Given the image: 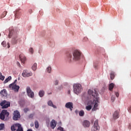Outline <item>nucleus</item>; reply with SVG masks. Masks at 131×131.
Returning a JSON list of instances; mask_svg holds the SVG:
<instances>
[{
  "label": "nucleus",
  "instance_id": "f257e3e1",
  "mask_svg": "<svg viewBox=\"0 0 131 131\" xmlns=\"http://www.w3.org/2000/svg\"><path fill=\"white\" fill-rule=\"evenodd\" d=\"M88 94L89 96H92V98H93V102L92 101H88V106H86V109L88 111H90L92 109V106H94L92 110H94L96 111L97 109H98V106H99V94L98 92L94 90V91L89 90L88 91Z\"/></svg>",
  "mask_w": 131,
  "mask_h": 131
},
{
  "label": "nucleus",
  "instance_id": "f03ea898",
  "mask_svg": "<svg viewBox=\"0 0 131 131\" xmlns=\"http://www.w3.org/2000/svg\"><path fill=\"white\" fill-rule=\"evenodd\" d=\"M81 53L80 52L78 51V50H75L74 51L73 54L68 52L67 54V57L68 58V61H71L72 60L74 61H78L80 59V56Z\"/></svg>",
  "mask_w": 131,
  "mask_h": 131
},
{
  "label": "nucleus",
  "instance_id": "7ed1b4c3",
  "mask_svg": "<svg viewBox=\"0 0 131 131\" xmlns=\"http://www.w3.org/2000/svg\"><path fill=\"white\" fill-rule=\"evenodd\" d=\"M12 37V43L13 45H16L18 42V34L15 33L14 30L10 29L9 34L8 35V38H11Z\"/></svg>",
  "mask_w": 131,
  "mask_h": 131
},
{
  "label": "nucleus",
  "instance_id": "20e7f679",
  "mask_svg": "<svg viewBox=\"0 0 131 131\" xmlns=\"http://www.w3.org/2000/svg\"><path fill=\"white\" fill-rule=\"evenodd\" d=\"M74 88V92L76 95H78L80 93H81L82 91V88H81V84H75L73 85Z\"/></svg>",
  "mask_w": 131,
  "mask_h": 131
},
{
  "label": "nucleus",
  "instance_id": "39448f33",
  "mask_svg": "<svg viewBox=\"0 0 131 131\" xmlns=\"http://www.w3.org/2000/svg\"><path fill=\"white\" fill-rule=\"evenodd\" d=\"M9 115H10V113L8 112V111L6 110H2L1 114H0V119L2 120H4L5 118H6V119H8L9 117Z\"/></svg>",
  "mask_w": 131,
  "mask_h": 131
},
{
  "label": "nucleus",
  "instance_id": "423d86ee",
  "mask_svg": "<svg viewBox=\"0 0 131 131\" xmlns=\"http://www.w3.org/2000/svg\"><path fill=\"white\" fill-rule=\"evenodd\" d=\"M11 129L12 131H15L16 130V131H23L22 126L19 123L13 124L12 126H11Z\"/></svg>",
  "mask_w": 131,
  "mask_h": 131
},
{
  "label": "nucleus",
  "instance_id": "0eeeda50",
  "mask_svg": "<svg viewBox=\"0 0 131 131\" xmlns=\"http://www.w3.org/2000/svg\"><path fill=\"white\" fill-rule=\"evenodd\" d=\"M17 83V80H15L14 82L10 84L9 85V88L11 90H14L15 92H19V89H20V86L19 85H17L16 83Z\"/></svg>",
  "mask_w": 131,
  "mask_h": 131
},
{
  "label": "nucleus",
  "instance_id": "6e6552de",
  "mask_svg": "<svg viewBox=\"0 0 131 131\" xmlns=\"http://www.w3.org/2000/svg\"><path fill=\"white\" fill-rule=\"evenodd\" d=\"M0 105L2 106V109H7L8 107L11 106V103L10 102H7L6 100H4L0 103Z\"/></svg>",
  "mask_w": 131,
  "mask_h": 131
},
{
  "label": "nucleus",
  "instance_id": "1a4fd4ad",
  "mask_svg": "<svg viewBox=\"0 0 131 131\" xmlns=\"http://www.w3.org/2000/svg\"><path fill=\"white\" fill-rule=\"evenodd\" d=\"M92 130L100 131V126H99V120H96L94 122V125L92 128Z\"/></svg>",
  "mask_w": 131,
  "mask_h": 131
},
{
  "label": "nucleus",
  "instance_id": "9d476101",
  "mask_svg": "<svg viewBox=\"0 0 131 131\" xmlns=\"http://www.w3.org/2000/svg\"><path fill=\"white\" fill-rule=\"evenodd\" d=\"M26 90L28 97L33 99V98H34V93L32 91V90H31L30 87H27Z\"/></svg>",
  "mask_w": 131,
  "mask_h": 131
},
{
  "label": "nucleus",
  "instance_id": "9b49d317",
  "mask_svg": "<svg viewBox=\"0 0 131 131\" xmlns=\"http://www.w3.org/2000/svg\"><path fill=\"white\" fill-rule=\"evenodd\" d=\"M21 75L23 77H29L32 76V72H28V70H25L23 71Z\"/></svg>",
  "mask_w": 131,
  "mask_h": 131
},
{
  "label": "nucleus",
  "instance_id": "f8f14e48",
  "mask_svg": "<svg viewBox=\"0 0 131 131\" xmlns=\"http://www.w3.org/2000/svg\"><path fill=\"white\" fill-rule=\"evenodd\" d=\"M21 117L20 116V112L18 111H15L13 113V116L12 117L13 120H18Z\"/></svg>",
  "mask_w": 131,
  "mask_h": 131
},
{
  "label": "nucleus",
  "instance_id": "ddd939ff",
  "mask_svg": "<svg viewBox=\"0 0 131 131\" xmlns=\"http://www.w3.org/2000/svg\"><path fill=\"white\" fill-rule=\"evenodd\" d=\"M15 14V18L18 19V18H20L21 16H22V11L21 9H16L15 11H14Z\"/></svg>",
  "mask_w": 131,
  "mask_h": 131
},
{
  "label": "nucleus",
  "instance_id": "4468645a",
  "mask_svg": "<svg viewBox=\"0 0 131 131\" xmlns=\"http://www.w3.org/2000/svg\"><path fill=\"white\" fill-rule=\"evenodd\" d=\"M66 108L70 109L71 111H72L73 109V103L72 102H67L65 105Z\"/></svg>",
  "mask_w": 131,
  "mask_h": 131
},
{
  "label": "nucleus",
  "instance_id": "2eb2a0df",
  "mask_svg": "<svg viewBox=\"0 0 131 131\" xmlns=\"http://www.w3.org/2000/svg\"><path fill=\"white\" fill-rule=\"evenodd\" d=\"M19 59L20 60L21 63H25V61H26V57L24 54H20L19 55Z\"/></svg>",
  "mask_w": 131,
  "mask_h": 131
},
{
  "label": "nucleus",
  "instance_id": "dca6fc26",
  "mask_svg": "<svg viewBox=\"0 0 131 131\" xmlns=\"http://www.w3.org/2000/svg\"><path fill=\"white\" fill-rule=\"evenodd\" d=\"M114 119L119 118V112L116 111L113 114Z\"/></svg>",
  "mask_w": 131,
  "mask_h": 131
},
{
  "label": "nucleus",
  "instance_id": "f3484780",
  "mask_svg": "<svg viewBox=\"0 0 131 131\" xmlns=\"http://www.w3.org/2000/svg\"><path fill=\"white\" fill-rule=\"evenodd\" d=\"M57 125V122L55 120H52L51 122L50 126L51 128L54 129L55 127H56V126Z\"/></svg>",
  "mask_w": 131,
  "mask_h": 131
},
{
  "label": "nucleus",
  "instance_id": "a211bd4d",
  "mask_svg": "<svg viewBox=\"0 0 131 131\" xmlns=\"http://www.w3.org/2000/svg\"><path fill=\"white\" fill-rule=\"evenodd\" d=\"M0 94L2 97H7L8 96V93L7 92V90L6 89H3L0 92Z\"/></svg>",
  "mask_w": 131,
  "mask_h": 131
},
{
  "label": "nucleus",
  "instance_id": "6ab92c4d",
  "mask_svg": "<svg viewBox=\"0 0 131 131\" xmlns=\"http://www.w3.org/2000/svg\"><path fill=\"white\" fill-rule=\"evenodd\" d=\"M83 125L84 127H89L91 125V123L88 120H85L83 122Z\"/></svg>",
  "mask_w": 131,
  "mask_h": 131
},
{
  "label": "nucleus",
  "instance_id": "aec40b11",
  "mask_svg": "<svg viewBox=\"0 0 131 131\" xmlns=\"http://www.w3.org/2000/svg\"><path fill=\"white\" fill-rule=\"evenodd\" d=\"M7 13H8V12H7V11H4L3 12V13L0 16V19H3V18H5V17H6V16H7Z\"/></svg>",
  "mask_w": 131,
  "mask_h": 131
},
{
  "label": "nucleus",
  "instance_id": "412c9836",
  "mask_svg": "<svg viewBox=\"0 0 131 131\" xmlns=\"http://www.w3.org/2000/svg\"><path fill=\"white\" fill-rule=\"evenodd\" d=\"M48 105L51 107H53V108H57V106L53 104V102L52 101H48Z\"/></svg>",
  "mask_w": 131,
  "mask_h": 131
},
{
  "label": "nucleus",
  "instance_id": "4be33fe9",
  "mask_svg": "<svg viewBox=\"0 0 131 131\" xmlns=\"http://www.w3.org/2000/svg\"><path fill=\"white\" fill-rule=\"evenodd\" d=\"M39 96L40 97V98H42L43 96H45V91L43 90H41L39 92Z\"/></svg>",
  "mask_w": 131,
  "mask_h": 131
},
{
  "label": "nucleus",
  "instance_id": "5701e85b",
  "mask_svg": "<svg viewBox=\"0 0 131 131\" xmlns=\"http://www.w3.org/2000/svg\"><path fill=\"white\" fill-rule=\"evenodd\" d=\"M37 68V64L36 63H34V64L33 65V66L32 67V70H33V71H35V70H36Z\"/></svg>",
  "mask_w": 131,
  "mask_h": 131
},
{
  "label": "nucleus",
  "instance_id": "b1692460",
  "mask_svg": "<svg viewBox=\"0 0 131 131\" xmlns=\"http://www.w3.org/2000/svg\"><path fill=\"white\" fill-rule=\"evenodd\" d=\"M114 77H115L114 72H112L110 74V78L112 80H113V79H114Z\"/></svg>",
  "mask_w": 131,
  "mask_h": 131
},
{
  "label": "nucleus",
  "instance_id": "393cba45",
  "mask_svg": "<svg viewBox=\"0 0 131 131\" xmlns=\"http://www.w3.org/2000/svg\"><path fill=\"white\" fill-rule=\"evenodd\" d=\"M34 124L36 128H38V127H39V123L37 120L35 121Z\"/></svg>",
  "mask_w": 131,
  "mask_h": 131
},
{
  "label": "nucleus",
  "instance_id": "a878e982",
  "mask_svg": "<svg viewBox=\"0 0 131 131\" xmlns=\"http://www.w3.org/2000/svg\"><path fill=\"white\" fill-rule=\"evenodd\" d=\"M11 79H12V77L9 76L5 80V81H4V83H7V82H9V81H10V80H11Z\"/></svg>",
  "mask_w": 131,
  "mask_h": 131
},
{
  "label": "nucleus",
  "instance_id": "bb28decb",
  "mask_svg": "<svg viewBox=\"0 0 131 131\" xmlns=\"http://www.w3.org/2000/svg\"><path fill=\"white\" fill-rule=\"evenodd\" d=\"M113 88H114V83H111V84H110L108 86L110 91H112V90H113Z\"/></svg>",
  "mask_w": 131,
  "mask_h": 131
},
{
  "label": "nucleus",
  "instance_id": "cd10ccee",
  "mask_svg": "<svg viewBox=\"0 0 131 131\" xmlns=\"http://www.w3.org/2000/svg\"><path fill=\"white\" fill-rule=\"evenodd\" d=\"M79 116L82 117L84 116V111L83 110H81L79 112Z\"/></svg>",
  "mask_w": 131,
  "mask_h": 131
},
{
  "label": "nucleus",
  "instance_id": "c85d7f7f",
  "mask_svg": "<svg viewBox=\"0 0 131 131\" xmlns=\"http://www.w3.org/2000/svg\"><path fill=\"white\" fill-rule=\"evenodd\" d=\"M46 70L48 73H51V70H52V68H51V67H49L47 68Z\"/></svg>",
  "mask_w": 131,
  "mask_h": 131
},
{
  "label": "nucleus",
  "instance_id": "c756f323",
  "mask_svg": "<svg viewBox=\"0 0 131 131\" xmlns=\"http://www.w3.org/2000/svg\"><path fill=\"white\" fill-rule=\"evenodd\" d=\"M4 127H5V124H0V130H3V129H4Z\"/></svg>",
  "mask_w": 131,
  "mask_h": 131
},
{
  "label": "nucleus",
  "instance_id": "7c9ffc66",
  "mask_svg": "<svg viewBox=\"0 0 131 131\" xmlns=\"http://www.w3.org/2000/svg\"><path fill=\"white\" fill-rule=\"evenodd\" d=\"M0 79L1 80H4L5 79V76H3L2 73L0 72Z\"/></svg>",
  "mask_w": 131,
  "mask_h": 131
},
{
  "label": "nucleus",
  "instance_id": "2f4dec72",
  "mask_svg": "<svg viewBox=\"0 0 131 131\" xmlns=\"http://www.w3.org/2000/svg\"><path fill=\"white\" fill-rule=\"evenodd\" d=\"M2 45L3 46V47H7V42H6V41H3L2 42Z\"/></svg>",
  "mask_w": 131,
  "mask_h": 131
},
{
  "label": "nucleus",
  "instance_id": "473e14b6",
  "mask_svg": "<svg viewBox=\"0 0 131 131\" xmlns=\"http://www.w3.org/2000/svg\"><path fill=\"white\" fill-rule=\"evenodd\" d=\"M115 99H116L115 96H112L111 97V100L112 101V102H114V101H115Z\"/></svg>",
  "mask_w": 131,
  "mask_h": 131
},
{
  "label": "nucleus",
  "instance_id": "72a5a7b5",
  "mask_svg": "<svg viewBox=\"0 0 131 131\" xmlns=\"http://www.w3.org/2000/svg\"><path fill=\"white\" fill-rule=\"evenodd\" d=\"M57 129H58L60 131H64V128H63V127L59 126L57 128Z\"/></svg>",
  "mask_w": 131,
  "mask_h": 131
},
{
  "label": "nucleus",
  "instance_id": "f704fd0d",
  "mask_svg": "<svg viewBox=\"0 0 131 131\" xmlns=\"http://www.w3.org/2000/svg\"><path fill=\"white\" fill-rule=\"evenodd\" d=\"M29 52H30V53H31V54H33V48H31L29 49Z\"/></svg>",
  "mask_w": 131,
  "mask_h": 131
},
{
  "label": "nucleus",
  "instance_id": "c9c22d12",
  "mask_svg": "<svg viewBox=\"0 0 131 131\" xmlns=\"http://www.w3.org/2000/svg\"><path fill=\"white\" fill-rule=\"evenodd\" d=\"M24 112H25V113H27L28 111H29V108H25L24 110Z\"/></svg>",
  "mask_w": 131,
  "mask_h": 131
},
{
  "label": "nucleus",
  "instance_id": "e433bc0d",
  "mask_svg": "<svg viewBox=\"0 0 131 131\" xmlns=\"http://www.w3.org/2000/svg\"><path fill=\"white\" fill-rule=\"evenodd\" d=\"M127 110H128V111L129 112V113H131V106H129L128 107Z\"/></svg>",
  "mask_w": 131,
  "mask_h": 131
},
{
  "label": "nucleus",
  "instance_id": "4c0bfd02",
  "mask_svg": "<svg viewBox=\"0 0 131 131\" xmlns=\"http://www.w3.org/2000/svg\"><path fill=\"white\" fill-rule=\"evenodd\" d=\"M115 95H116L117 98H118V97H119V93L118 92H116Z\"/></svg>",
  "mask_w": 131,
  "mask_h": 131
},
{
  "label": "nucleus",
  "instance_id": "58836bf2",
  "mask_svg": "<svg viewBox=\"0 0 131 131\" xmlns=\"http://www.w3.org/2000/svg\"><path fill=\"white\" fill-rule=\"evenodd\" d=\"M58 82H59V81H58V80H55V81H54V84H55V85H57Z\"/></svg>",
  "mask_w": 131,
  "mask_h": 131
},
{
  "label": "nucleus",
  "instance_id": "ea45409f",
  "mask_svg": "<svg viewBox=\"0 0 131 131\" xmlns=\"http://www.w3.org/2000/svg\"><path fill=\"white\" fill-rule=\"evenodd\" d=\"M17 66H19V67H20L21 66L20 62H19L18 61L17 62Z\"/></svg>",
  "mask_w": 131,
  "mask_h": 131
},
{
  "label": "nucleus",
  "instance_id": "a19ab883",
  "mask_svg": "<svg viewBox=\"0 0 131 131\" xmlns=\"http://www.w3.org/2000/svg\"><path fill=\"white\" fill-rule=\"evenodd\" d=\"M7 47H8V48L9 49V48H10V43H7Z\"/></svg>",
  "mask_w": 131,
  "mask_h": 131
},
{
  "label": "nucleus",
  "instance_id": "79ce46f5",
  "mask_svg": "<svg viewBox=\"0 0 131 131\" xmlns=\"http://www.w3.org/2000/svg\"><path fill=\"white\" fill-rule=\"evenodd\" d=\"M34 125V124L33 123H32L30 124V126H31V127L33 126Z\"/></svg>",
  "mask_w": 131,
  "mask_h": 131
},
{
  "label": "nucleus",
  "instance_id": "37998d69",
  "mask_svg": "<svg viewBox=\"0 0 131 131\" xmlns=\"http://www.w3.org/2000/svg\"><path fill=\"white\" fill-rule=\"evenodd\" d=\"M128 128H129V129H131V124L129 125Z\"/></svg>",
  "mask_w": 131,
  "mask_h": 131
},
{
  "label": "nucleus",
  "instance_id": "c03bdc74",
  "mask_svg": "<svg viewBox=\"0 0 131 131\" xmlns=\"http://www.w3.org/2000/svg\"><path fill=\"white\" fill-rule=\"evenodd\" d=\"M29 12H30V14H31V13H32V10H31V9H30V10H29Z\"/></svg>",
  "mask_w": 131,
  "mask_h": 131
},
{
  "label": "nucleus",
  "instance_id": "a18cd8bd",
  "mask_svg": "<svg viewBox=\"0 0 131 131\" xmlns=\"http://www.w3.org/2000/svg\"><path fill=\"white\" fill-rule=\"evenodd\" d=\"M27 131H32V129H28L27 130Z\"/></svg>",
  "mask_w": 131,
  "mask_h": 131
},
{
  "label": "nucleus",
  "instance_id": "49530a36",
  "mask_svg": "<svg viewBox=\"0 0 131 131\" xmlns=\"http://www.w3.org/2000/svg\"><path fill=\"white\" fill-rule=\"evenodd\" d=\"M77 112H78V111H77V110H76V111H75V113L77 114Z\"/></svg>",
  "mask_w": 131,
  "mask_h": 131
},
{
  "label": "nucleus",
  "instance_id": "de8ad7c7",
  "mask_svg": "<svg viewBox=\"0 0 131 131\" xmlns=\"http://www.w3.org/2000/svg\"><path fill=\"white\" fill-rule=\"evenodd\" d=\"M68 93V94H70V90H69Z\"/></svg>",
  "mask_w": 131,
  "mask_h": 131
},
{
  "label": "nucleus",
  "instance_id": "09e8293b",
  "mask_svg": "<svg viewBox=\"0 0 131 131\" xmlns=\"http://www.w3.org/2000/svg\"><path fill=\"white\" fill-rule=\"evenodd\" d=\"M114 131H117V129H115V130H114Z\"/></svg>",
  "mask_w": 131,
  "mask_h": 131
}]
</instances>
